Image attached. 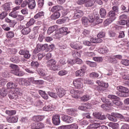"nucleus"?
Instances as JSON below:
<instances>
[{"label": "nucleus", "mask_w": 129, "mask_h": 129, "mask_svg": "<svg viewBox=\"0 0 129 129\" xmlns=\"http://www.w3.org/2000/svg\"><path fill=\"white\" fill-rule=\"evenodd\" d=\"M107 117L109 120L113 121L114 122H116V121H117V118H116V117L119 118L123 121H129V117H124L121 114L116 112L111 113V115H107Z\"/></svg>", "instance_id": "1"}, {"label": "nucleus", "mask_w": 129, "mask_h": 129, "mask_svg": "<svg viewBox=\"0 0 129 129\" xmlns=\"http://www.w3.org/2000/svg\"><path fill=\"white\" fill-rule=\"evenodd\" d=\"M116 89L119 91L116 93L118 96H119L120 97H127L129 96L128 89L122 86H118L116 87Z\"/></svg>", "instance_id": "2"}, {"label": "nucleus", "mask_w": 129, "mask_h": 129, "mask_svg": "<svg viewBox=\"0 0 129 129\" xmlns=\"http://www.w3.org/2000/svg\"><path fill=\"white\" fill-rule=\"evenodd\" d=\"M94 19L96 20L97 24L102 23V20L99 19V15L96 11H94L93 14L89 15V22H90V23H93V22H94Z\"/></svg>", "instance_id": "3"}, {"label": "nucleus", "mask_w": 129, "mask_h": 129, "mask_svg": "<svg viewBox=\"0 0 129 129\" xmlns=\"http://www.w3.org/2000/svg\"><path fill=\"white\" fill-rule=\"evenodd\" d=\"M10 67L12 69L11 71V73L14 74V75H17V76H24L25 73L24 72L20 71V68L18 66L14 64H12L10 65Z\"/></svg>", "instance_id": "4"}, {"label": "nucleus", "mask_w": 129, "mask_h": 129, "mask_svg": "<svg viewBox=\"0 0 129 129\" xmlns=\"http://www.w3.org/2000/svg\"><path fill=\"white\" fill-rule=\"evenodd\" d=\"M47 65L50 70H53L54 71L60 70V66H56V61L54 59L48 60L47 62Z\"/></svg>", "instance_id": "5"}, {"label": "nucleus", "mask_w": 129, "mask_h": 129, "mask_svg": "<svg viewBox=\"0 0 129 129\" xmlns=\"http://www.w3.org/2000/svg\"><path fill=\"white\" fill-rule=\"evenodd\" d=\"M48 47V44H38L36 45V47L34 50V53L35 54H37L39 53V52H41V51H44V50H46V48Z\"/></svg>", "instance_id": "6"}, {"label": "nucleus", "mask_w": 129, "mask_h": 129, "mask_svg": "<svg viewBox=\"0 0 129 129\" xmlns=\"http://www.w3.org/2000/svg\"><path fill=\"white\" fill-rule=\"evenodd\" d=\"M56 94L58 97H63L66 94V91L61 87H57L55 88Z\"/></svg>", "instance_id": "7"}, {"label": "nucleus", "mask_w": 129, "mask_h": 129, "mask_svg": "<svg viewBox=\"0 0 129 129\" xmlns=\"http://www.w3.org/2000/svg\"><path fill=\"white\" fill-rule=\"evenodd\" d=\"M31 127L32 129H42L45 127V125L42 122H35L31 124Z\"/></svg>", "instance_id": "8"}, {"label": "nucleus", "mask_w": 129, "mask_h": 129, "mask_svg": "<svg viewBox=\"0 0 129 129\" xmlns=\"http://www.w3.org/2000/svg\"><path fill=\"white\" fill-rule=\"evenodd\" d=\"M73 85L75 88H77L78 89H80V88L83 87V84H82V82L80 79H77L74 80Z\"/></svg>", "instance_id": "9"}, {"label": "nucleus", "mask_w": 129, "mask_h": 129, "mask_svg": "<svg viewBox=\"0 0 129 129\" xmlns=\"http://www.w3.org/2000/svg\"><path fill=\"white\" fill-rule=\"evenodd\" d=\"M86 71V67L84 66L80 70H79L76 72V76L78 77H82L84 76V74Z\"/></svg>", "instance_id": "10"}, {"label": "nucleus", "mask_w": 129, "mask_h": 129, "mask_svg": "<svg viewBox=\"0 0 129 129\" xmlns=\"http://www.w3.org/2000/svg\"><path fill=\"white\" fill-rule=\"evenodd\" d=\"M70 46L72 49H74V50H81L83 48L82 45L77 42H71Z\"/></svg>", "instance_id": "11"}, {"label": "nucleus", "mask_w": 129, "mask_h": 129, "mask_svg": "<svg viewBox=\"0 0 129 129\" xmlns=\"http://www.w3.org/2000/svg\"><path fill=\"white\" fill-rule=\"evenodd\" d=\"M62 119L63 121L66 122V123H71L73 122L74 120L73 117L65 115H62Z\"/></svg>", "instance_id": "12"}, {"label": "nucleus", "mask_w": 129, "mask_h": 129, "mask_svg": "<svg viewBox=\"0 0 129 129\" xmlns=\"http://www.w3.org/2000/svg\"><path fill=\"white\" fill-rule=\"evenodd\" d=\"M60 116L58 114H55L52 116V123L54 125H59L60 124Z\"/></svg>", "instance_id": "13"}, {"label": "nucleus", "mask_w": 129, "mask_h": 129, "mask_svg": "<svg viewBox=\"0 0 129 129\" xmlns=\"http://www.w3.org/2000/svg\"><path fill=\"white\" fill-rule=\"evenodd\" d=\"M93 116H94L97 119H101L103 120V119H106V116L105 115H102L100 112H95L93 113Z\"/></svg>", "instance_id": "14"}, {"label": "nucleus", "mask_w": 129, "mask_h": 129, "mask_svg": "<svg viewBox=\"0 0 129 129\" xmlns=\"http://www.w3.org/2000/svg\"><path fill=\"white\" fill-rule=\"evenodd\" d=\"M84 13L82 11L78 10L75 11V13L74 14L73 18L74 19H79V18H81L83 17Z\"/></svg>", "instance_id": "15"}, {"label": "nucleus", "mask_w": 129, "mask_h": 129, "mask_svg": "<svg viewBox=\"0 0 129 129\" xmlns=\"http://www.w3.org/2000/svg\"><path fill=\"white\" fill-rule=\"evenodd\" d=\"M63 10V7L57 5L54 6L51 9V12L52 13H59V11H62Z\"/></svg>", "instance_id": "16"}, {"label": "nucleus", "mask_w": 129, "mask_h": 129, "mask_svg": "<svg viewBox=\"0 0 129 129\" xmlns=\"http://www.w3.org/2000/svg\"><path fill=\"white\" fill-rule=\"evenodd\" d=\"M28 7L30 10H34L36 8V1L35 0H28Z\"/></svg>", "instance_id": "17"}, {"label": "nucleus", "mask_w": 129, "mask_h": 129, "mask_svg": "<svg viewBox=\"0 0 129 129\" xmlns=\"http://www.w3.org/2000/svg\"><path fill=\"white\" fill-rule=\"evenodd\" d=\"M95 4V0H86L85 3V7L86 8H90V7H93Z\"/></svg>", "instance_id": "18"}, {"label": "nucleus", "mask_w": 129, "mask_h": 129, "mask_svg": "<svg viewBox=\"0 0 129 129\" xmlns=\"http://www.w3.org/2000/svg\"><path fill=\"white\" fill-rule=\"evenodd\" d=\"M68 114L70 115H72L73 116H77L78 115V113L75 109H69L67 110Z\"/></svg>", "instance_id": "19"}, {"label": "nucleus", "mask_w": 129, "mask_h": 129, "mask_svg": "<svg viewBox=\"0 0 129 129\" xmlns=\"http://www.w3.org/2000/svg\"><path fill=\"white\" fill-rule=\"evenodd\" d=\"M8 96L11 99H16V98H18V95H16V93H14V91L12 90L9 91Z\"/></svg>", "instance_id": "20"}, {"label": "nucleus", "mask_w": 129, "mask_h": 129, "mask_svg": "<svg viewBox=\"0 0 129 129\" xmlns=\"http://www.w3.org/2000/svg\"><path fill=\"white\" fill-rule=\"evenodd\" d=\"M70 93H71V94H73L74 95L73 96L74 98L78 99V96L80 95V93L79 92V91L75 90L74 89L71 90Z\"/></svg>", "instance_id": "21"}, {"label": "nucleus", "mask_w": 129, "mask_h": 129, "mask_svg": "<svg viewBox=\"0 0 129 129\" xmlns=\"http://www.w3.org/2000/svg\"><path fill=\"white\" fill-rule=\"evenodd\" d=\"M98 52L100 54H108V53H109V49L106 47L104 48H101L98 49Z\"/></svg>", "instance_id": "22"}, {"label": "nucleus", "mask_w": 129, "mask_h": 129, "mask_svg": "<svg viewBox=\"0 0 129 129\" xmlns=\"http://www.w3.org/2000/svg\"><path fill=\"white\" fill-rule=\"evenodd\" d=\"M37 72L38 73L39 75H40V76H46L47 75V72L45 70L41 68V69H37Z\"/></svg>", "instance_id": "23"}, {"label": "nucleus", "mask_w": 129, "mask_h": 129, "mask_svg": "<svg viewBox=\"0 0 129 129\" xmlns=\"http://www.w3.org/2000/svg\"><path fill=\"white\" fill-rule=\"evenodd\" d=\"M18 116H11L9 118L7 119V121L8 122H12V123H15V122H18Z\"/></svg>", "instance_id": "24"}, {"label": "nucleus", "mask_w": 129, "mask_h": 129, "mask_svg": "<svg viewBox=\"0 0 129 129\" xmlns=\"http://www.w3.org/2000/svg\"><path fill=\"white\" fill-rule=\"evenodd\" d=\"M100 127V123H95L90 124L87 128V129H93V128H98Z\"/></svg>", "instance_id": "25"}, {"label": "nucleus", "mask_w": 129, "mask_h": 129, "mask_svg": "<svg viewBox=\"0 0 129 129\" xmlns=\"http://www.w3.org/2000/svg\"><path fill=\"white\" fill-rule=\"evenodd\" d=\"M55 31H57V26L56 25L49 27L47 30L48 35H51L52 33H54Z\"/></svg>", "instance_id": "26"}, {"label": "nucleus", "mask_w": 129, "mask_h": 129, "mask_svg": "<svg viewBox=\"0 0 129 129\" xmlns=\"http://www.w3.org/2000/svg\"><path fill=\"white\" fill-rule=\"evenodd\" d=\"M96 83L99 85V86H101L102 87H104V88H107L108 87V84L104 83L99 80H97L96 81Z\"/></svg>", "instance_id": "27"}, {"label": "nucleus", "mask_w": 129, "mask_h": 129, "mask_svg": "<svg viewBox=\"0 0 129 129\" xmlns=\"http://www.w3.org/2000/svg\"><path fill=\"white\" fill-rule=\"evenodd\" d=\"M37 80H35L34 77H30L28 79L27 83L28 84V86L31 85V84H36Z\"/></svg>", "instance_id": "28"}, {"label": "nucleus", "mask_w": 129, "mask_h": 129, "mask_svg": "<svg viewBox=\"0 0 129 129\" xmlns=\"http://www.w3.org/2000/svg\"><path fill=\"white\" fill-rule=\"evenodd\" d=\"M19 84L20 85H23V86H29L28 80L25 79H20L19 81Z\"/></svg>", "instance_id": "29"}, {"label": "nucleus", "mask_w": 129, "mask_h": 129, "mask_svg": "<svg viewBox=\"0 0 129 129\" xmlns=\"http://www.w3.org/2000/svg\"><path fill=\"white\" fill-rule=\"evenodd\" d=\"M10 60L12 62H13V63H20V61H21L20 59V56H13L11 58Z\"/></svg>", "instance_id": "30"}, {"label": "nucleus", "mask_w": 129, "mask_h": 129, "mask_svg": "<svg viewBox=\"0 0 129 129\" xmlns=\"http://www.w3.org/2000/svg\"><path fill=\"white\" fill-rule=\"evenodd\" d=\"M9 90L5 89H1L0 90V94L1 96H3V97H5V96H7L8 93H9Z\"/></svg>", "instance_id": "31"}, {"label": "nucleus", "mask_w": 129, "mask_h": 129, "mask_svg": "<svg viewBox=\"0 0 129 129\" xmlns=\"http://www.w3.org/2000/svg\"><path fill=\"white\" fill-rule=\"evenodd\" d=\"M14 92L16 94H17L16 95H17V96L18 95L21 96H22V94H23V91H22V89H21V88H14Z\"/></svg>", "instance_id": "32"}, {"label": "nucleus", "mask_w": 129, "mask_h": 129, "mask_svg": "<svg viewBox=\"0 0 129 129\" xmlns=\"http://www.w3.org/2000/svg\"><path fill=\"white\" fill-rule=\"evenodd\" d=\"M82 23L83 25L86 27L88 26V24L90 23L89 20L86 17H84L82 18Z\"/></svg>", "instance_id": "33"}, {"label": "nucleus", "mask_w": 129, "mask_h": 129, "mask_svg": "<svg viewBox=\"0 0 129 129\" xmlns=\"http://www.w3.org/2000/svg\"><path fill=\"white\" fill-rule=\"evenodd\" d=\"M59 18H60V13L59 12H55L50 17L51 20H57V19H59Z\"/></svg>", "instance_id": "34"}, {"label": "nucleus", "mask_w": 129, "mask_h": 129, "mask_svg": "<svg viewBox=\"0 0 129 129\" xmlns=\"http://www.w3.org/2000/svg\"><path fill=\"white\" fill-rule=\"evenodd\" d=\"M31 32V29L29 27H25L22 30V34L23 35H28L30 34Z\"/></svg>", "instance_id": "35"}, {"label": "nucleus", "mask_w": 129, "mask_h": 129, "mask_svg": "<svg viewBox=\"0 0 129 129\" xmlns=\"http://www.w3.org/2000/svg\"><path fill=\"white\" fill-rule=\"evenodd\" d=\"M3 9L5 12H9L11 10V5L9 3H6L3 6Z\"/></svg>", "instance_id": "36"}, {"label": "nucleus", "mask_w": 129, "mask_h": 129, "mask_svg": "<svg viewBox=\"0 0 129 129\" xmlns=\"http://www.w3.org/2000/svg\"><path fill=\"white\" fill-rule=\"evenodd\" d=\"M39 94L42 96L44 99H48V96L47 94H46V92L42 91V90H39L38 91Z\"/></svg>", "instance_id": "37"}, {"label": "nucleus", "mask_w": 129, "mask_h": 129, "mask_svg": "<svg viewBox=\"0 0 129 129\" xmlns=\"http://www.w3.org/2000/svg\"><path fill=\"white\" fill-rule=\"evenodd\" d=\"M108 16L110 19H112V20H114L116 19L115 16H116V14L114 11H110L108 13Z\"/></svg>", "instance_id": "38"}, {"label": "nucleus", "mask_w": 129, "mask_h": 129, "mask_svg": "<svg viewBox=\"0 0 129 129\" xmlns=\"http://www.w3.org/2000/svg\"><path fill=\"white\" fill-rule=\"evenodd\" d=\"M6 114H8V115H15L17 113V111L15 110H7L6 111Z\"/></svg>", "instance_id": "39"}, {"label": "nucleus", "mask_w": 129, "mask_h": 129, "mask_svg": "<svg viewBox=\"0 0 129 129\" xmlns=\"http://www.w3.org/2000/svg\"><path fill=\"white\" fill-rule=\"evenodd\" d=\"M100 15L101 16V18H104L105 16H106V10L103 8H101L100 9Z\"/></svg>", "instance_id": "40"}, {"label": "nucleus", "mask_w": 129, "mask_h": 129, "mask_svg": "<svg viewBox=\"0 0 129 129\" xmlns=\"http://www.w3.org/2000/svg\"><path fill=\"white\" fill-rule=\"evenodd\" d=\"M90 96L88 95H84L83 96L81 97V101H88L90 99Z\"/></svg>", "instance_id": "41"}, {"label": "nucleus", "mask_w": 129, "mask_h": 129, "mask_svg": "<svg viewBox=\"0 0 129 129\" xmlns=\"http://www.w3.org/2000/svg\"><path fill=\"white\" fill-rule=\"evenodd\" d=\"M42 17H44V12H40L36 14L34 18L35 20L37 19H40V18H42Z\"/></svg>", "instance_id": "42"}, {"label": "nucleus", "mask_w": 129, "mask_h": 129, "mask_svg": "<svg viewBox=\"0 0 129 129\" xmlns=\"http://www.w3.org/2000/svg\"><path fill=\"white\" fill-rule=\"evenodd\" d=\"M59 31L61 33H64V35L68 34V28L67 27H62L59 29Z\"/></svg>", "instance_id": "43"}, {"label": "nucleus", "mask_w": 129, "mask_h": 129, "mask_svg": "<svg viewBox=\"0 0 129 129\" xmlns=\"http://www.w3.org/2000/svg\"><path fill=\"white\" fill-rule=\"evenodd\" d=\"M7 88H8L9 89H13V88H14V86L16 87V86H17V85L16 84H14L12 82H9L7 84Z\"/></svg>", "instance_id": "44"}, {"label": "nucleus", "mask_w": 129, "mask_h": 129, "mask_svg": "<svg viewBox=\"0 0 129 129\" xmlns=\"http://www.w3.org/2000/svg\"><path fill=\"white\" fill-rule=\"evenodd\" d=\"M18 12H15L12 11L10 14L9 16L10 17H12V18H13L14 19H16V18H18Z\"/></svg>", "instance_id": "45"}, {"label": "nucleus", "mask_w": 129, "mask_h": 129, "mask_svg": "<svg viewBox=\"0 0 129 129\" xmlns=\"http://www.w3.org/2000/svg\"><path fill=\"white\" fill-rule=\"evenodd\" d=\"M91 78H98L99 77V74L95 72L91 73L89 75Z\"/></svg>", "instance_id": "46"}, {"label": "nucleus", "mask_w": 129, "mask_h": 129, "mask_svg": "<svg viewBox=\"0 0 129 129\" xmlns=\"http://www.w3.org/2000/svg\"><path fill=\"white\" fill-rule=\"evenodd\" d=\"M7 37L9 39H12V38H14V37H15V34L12 31H9L7 33Z\"/></svg>", "instance_id": "47"}, {"label": "nucleus", "mask_w": 129, "mask_h": 129, "mask_svg": "<svg viewBox=\"0 0 129 129\" xmlns=\"http://www.w3.org/2000/svg\"><path fill=\"white\" fill-rule=\"evenodd\" d=\"M44 116L38 115V116H34V119L36 121H41L43 120V119H44Z\"/></svg>", "instance_id": "48"}, {"label": "nucleus", "mask_w": 129, "mask_h": 129, "mask_svg": "<svg viewBox=\"0 0 129 129\" xmlns=\"http://www.w3.org/2000/svg\"><path fill=\"white\" fill-rule=\"evenodd\" d=\"M113 21H114V20L112 19L111 18H109L108 19H106L104 21L105 26H108V25H109V24H111V23H112V22H113Z\"/></svg>", "instance_id": "49"}, {"label": "nucleus", "mask_w": 129, "mask_h": 129, "mask_svg": "<svg viewBox=\"0 0 129 129\" xmlns=\"http://www.w3.org/2000/svg\"><path fill=\"white\" fill-rule=\"evenodd\" d=\"M86 64L90 66V67H96V62L90 61H87L86 62Z\"/></svg>", "instance_id": "50"}, {"label": "nucleus", "mask_w": 129, "mask_h": 129, "mask_svg": "<svg viewBox=\"0 0 129 129\" xmlns=\"http://www.w3.org/2000/svg\"><path fill=\"white\" fill-rule=\"evenodd\" d=\"M113 103L115 105H117V106H120L122 105V102L119 100H113Z\"/></svg>", "instance_id": "51"}, {"label": "nucleus", "mask_w": 129, "mask_h": 129, "mask_svg": "<svg viewBox=\"0 0 129 129\" xmlns=\"http://www.w3.org/2000/svg\"><path fill=\"white\" fill-rule=\"evenodd\" d=\"M24 57L26 59H30V57H31L30 51L26 50V51L24 52Z\"/></svg>", "instance_id": "52"}, {"label": "nucleus", "mask_w": 129, "mask_h": 129, "mask_svg": "<svg viewBox=\"0 0 129 129\" xmlns=\"http://www.w3.org/2000/svg\"><path fill=\"white\" fill-rule=\"evenodd\" d=\"M69 129H78V125L76 123H73L70 125H69Z\"/></svg>", "instance_id": "53"}, {"label": "nucleus", "mask_w": 129, "mask_h": 129, "mask_svg": "<svg viewBox=\"0 0 129 129\" xmlns=\"http://www.w3.org/2000/svg\"><path fill=\"white\" fill-rule=\"evenodd\" d=\"M121 64L124 65L125 66H129V60L127 59H122L121 60Z\"/></svg>", "instance_id": "54"}, {"label": "nucleus", "mask_w": 129, "mask_h": 129, "mask_svg": "<svg viewBox=\"0 0 129 129\" xmlns=\"http://www.w3.org/2000/svg\"><path fill=\"white\" fill-rule=\"evenodd\" d=\"M68 73L67 71L65 70H61L58 73V75L59 76H64V75H66Z\"/></svg>", "instance_id": "55"}, {"label": "nucleus", "mask_w": 129, "mask_h": 129, "mask_svg": "<svg viewBox=\"0 0 129 129\" xmlns=\"http://www.w3.org/2000/svg\"><path fill=\"white\" fill-rule=\"evenodd\" d=\"M36 21L35 19L32 18L30 20V21L27 23V26L30 27V26H33L35 24Z\"/></svg>", "instance_id": "56"}, {"label": "nucleus", "mask_w": 129, "mask_h": 129, "mask_svg": "<svg viewBox=\"0 0 129 129\" xmlns=\"http://www.w3.org/2000/svg\"><path fill=\"white\" fill-rule=\"evenodd\" d=\"M72 55L73 57H75V58H78L79 57H80V53H79L78 51H73Z\"/></svg>", "instance_id": "57"}, {"label": "nucleus", "mask_w": 129, "mask_h": 129, "mask_svg": "<svg viewBox=\"0 0 129 129\" xmlns=\"http://www.w3.org/2000/svg\"><path fill=\"white\" fill-rule=\"evenodd\" d=\"M43 109L44 111H51V110L53 109V108L52 107H50V106H45Z\"/></svg>", "instance_id": "58"}, {"label": "nucleus", "mask_w": 129, "mask_h": 129, "mask_svg": "<svg viewBox=\"0 0 129 129\" xmlns=\"http://www.w3.org/2000/svg\"><path fill=\"white\" fill-rule=\"evenodd\" d=\"M117 24L118 25H121V26H124L126 25V21L125 20H121L117 22Z\"/></svg>", "instance_id": "59"}, {"label": "nucleus", "mask_w": 129, "mask_h": 129, "mask_svg": "<svg viewBox=\"0 0 129 129\" xmlns=\"http://www.w3.org/2000/svg\"><path fill=\"white\" fill-rule=\"evenodd\" d=\"M45 0H38V5L39 8H43L44 6V1Z\"/></svg>", "instance_id": "60"}, {"label": "nucleus", "mask_w": 129, "mask_h": 129, "mask_svg": "<svg viewBox=\"0 0 129 129\" xmlns=\"http://www.w3.org/2000/svg\"><path fill=\"white\" fill-rule=\"evenodd\" d=\"M37 57H38V59L39 61H41V60H42V59H43V58H44V57H45V54L42 53H38L37 54Z\"/></svg>", "instance_id": "61"}, {"label": "nucleus", "mask_w": 129, "mask_h": 129, "mask_svg": "<svg viewBox=\"0 0 129 129\" xmlns=\"http://www.w3.org/2000/svg\"><path fill=\"white\" fill-rule=\"evenodd\" d=\"M84 83H86V84H90L91 85H92V84H94V82L91 80L87 79L85 80Z\"/></svg>", "instance_id": "62"}, {"label": "nucleus", "mask_w": 129, "mask_h": 129, "mask_svg": "<svg viewBox=\"0 0 129 129\" xmlns=\"http://www.w3.org/2000/svg\"><path fill=\"white\" fill-rule=\"evenodd\" d=\"M93 59L94 61H96V62H102V57H93Z\"/></svg>", "instance_id": "63"}, {"label": "nucleus", "mask_w": 129, "mask_h": 129, "mask_svg": "<svg viewBox=\"0 0 129 129\" xmlns=\"http://www.w3.org/2000/svg\"><path fill=\"white\" fill-rule=\"evenodd\" d=\"M120 129H129V125L127 124H123Z\"/></svg>", "instance_id": "64"}]
</instances>
